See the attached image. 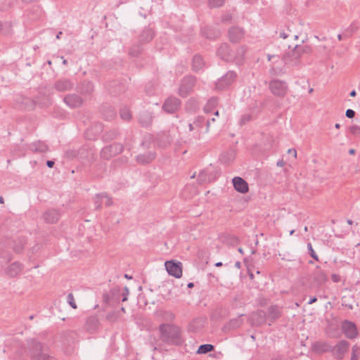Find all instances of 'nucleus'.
<instances>
[{"mask_svg":"<svg viewBox=\"0 0 360 360\" xmlns=\"http://www.w3.org/2000/svg\"><path fill=\"white\" fill-rule=\"evenodd\" d=\"M123 150V144L120 143H113L103 148L100 155L103 159L110 160L111 158L121 153Z\"/></svg>","mask_w":360,"mask_h":360,"instance_id":"nucleus-4","label":"nucleus"},{"mask_svg":"<svg viewBox=\"0 0 360 360\" xmlns=\"http://www.w3.org/2000/svg\"><path fill=\"white\" fill-rule=\"evenodd\" d=\"M237 77V74L235 71L230 70L222 76L216 83L217 89L223 90L233 83Z\"/></svg>","mask_w":360,"mask_h":360,"instance_id":"nucleus-9","label":"nucleus"},{"mask_svg":"<svg viewBox=\"0 0 360 360\" xmlns=\"http://www.w3.org/2000/svg\"><path fill=\"white\" fill-rule=\"evenodd\" d=\"M232 183L236 191L240 193H246L249 191L248 183L241 177L236 176L233 178Z\"/></svg>","mask_w":360,"mask_h":360,"instance_id":"nucleus-21","label":"nucleus"},{"mask_svg":"<svg viewBox=\"0 0 360 360\" xmlns=\"http://www.w3.org/2000/svg\"><path fill=\"white\" fill-rule=\"evenodd\" d=\"M206 323V319L199 317L193 320L188 325V330L193 333H197L201 330Z\"/></svg>","mask_w":360,"mask_h":360,"instance_id":"nucleus-26","label":"nucleus"},{"mask_svg":"<svg viewBox=\"0 0 360 360\" xmlns=\"http://www.w3.org/2000/svg\"><path fill=\"white\" fill-rule=\"evenodd\" d=\"M100 327V322L97 316H91L86 320L84 328L88 333L92 334L96 332Z\"/></svg>","mask_w":360,"mask_h":360,"instance_id":"nucleus-18","label":"nucleus"},{"mask_svg":"<svg viewBox=\"0 0 360 360\" xmlns=\"http://www.w3.org/2000/svg\"><path fill=\"white\" fill-rule=\"evenodd\" d=\"M218 104V98L217 97H212L208 100L207 103L204 107V112L205 113H210L212 110L217 107Z\"/></svg>","mask_w":360,"mask_h":360,"instance_id":"nucleus-37","label":"nucleus"},{"mask_svg":"<svg viewBox=\"0 0 360 360\" xmlns=\"http://www.w3.org/2000/svg\"><path fill=\"white\" fill-rule=\"evenodd\" d=\"M246 47L245 46H242L240 47H239L237 50V54L238 56H240L241 58H243V56L245 55V53H246Z\"/></svg>","mask_w":360,"mask_h":360,"instance_id":"nucleus-59","label":"nucleus"},{"mask_svg":"<svg viewBox=\"0 0 360 360\" xmlns=\"http://www.w3.org/2000/svg\"><path fill=\"white\" fill-rule=\"evenodd\" d=\"M298 49L303 57L304 54H309L312 51V49L310 46L308 45H304V46H299L297 45Z\"/></svg>","mask_w":360,"mask_h":360,"instance_id":"nucleus-47","label":"nucleus"},{"mask_svg":"<svg viewBox=\"0 0 360 360\" xmlns=\"http://www.w3.org/2000/svg\"><path fill=\"white\" fill-rule=\"evenodd\" d=\"M252 120V115L250 114H244L241 116L240 124L241 125L245 124Z\"/></svg>","mask_w":360,"mask_h":360,"instance_id":"nucleus-53","label":"nucleus"},{"mask_svg":"<svg viewBox=\"0 0 360 360\" xmlns=\"http://www.w3.org/2000/svg\"><path fill=\"white\" fill-rule=\"evenodd\" d=\"M358 28L359 27L356 25V22H352L348 27H347L343 31L344 38L350 37L358 30Z\"/></svg>","mask_w":360,"mask_h":360,"instance_id":"nucleus-38","label":"nucleus"},{"mask_svg":"<svg viewBox=\"0 0 360 360\" xmlns=\"http://www.w3.org/2000/svg\"><path fill=\"white\" fill-rule=\"evenodd\" d=\"M217 54L221 60L226 62H231L234 60V58L231 54L230 46L226 43H224L220 45L217 49Z\"/></svg>","mask_w":360,"mask_h":360,"instance_id":"nucleus-16","label":"nucleus"},{"mask_svg":"<svg viewBox=\"0 0 360 360\" xmlns=\"http://www.w3.org/2000/svg\"><path fill=\"white\" fill-rule=\"evenodd\" d=\"M119 131L116 129H112L105 132L102 136L103 140L105 142L110 141L117 137Z\"/></svg>","mask_w":360,"mask_h":360,"instance_id":"nucleus-36","label":"nucleus"},{"mask_svg":"<svg viewBox=\"0 0 360 360\" xmlns=\"http://www.w3.org/2000/svg\"><path fill=\"white\" fill-rule=\"evenodd\" d=\"M30 148L34 153H46L49 150L48 146L44 142L41 141L32 143L30 146Z\"/></svg>","mask_w":360,"mask_h":360,"instance_id":"nucleus-32","label":"nucleus"},{"mask_svg":"<svg viewBox=\"0 0 360 360\" xmlns=\"http://www.w3.org/2000/svg\"><path fill=\"white\" fill-rule=\"evenodd\" d=\"M103 302L106 304H109L111 300H114L113 299H112L111 295L110 292L104 293L103 295Z\"/></svg>","mask_w":360,"mask_h":360,"instance_id":"nucleus-57","label":"nucleus"},{"mask_svg":"<svg viewBox=\"0 0 360 360\" xmlns=\"http://www.w3.org/2000/svg\"><path fill=\"white\" fill-rule=\"evenodd\" d=\"M103 203V193L97 194L94 198V204L96 209L100 210L102 207Z\"/></svg>","mask_w":360,"mask_h":360,"instance_id":"nucleus-45","label":"nucleus"},{"mask_svg":"<svg viewBox=\"0 0 360 360\" xmlns=\"http://www.w3.org/2000/svg\"><path fill=\"white\" fill-rule=\"evenodd\" d=\"M74 87V82L68 78H60L53 84V88L58 92L70 91Z\"/></svg>","mask_w":360,"mask_h":360,"instance_id":"nucleus-13","label":"nucleus"},{"mask_svg":"<svg viewBox=\"0 0 360 360\" xmlns=\"http://www.w3.org/2000/svg\"><path fill=\"white\" fill-rule=\"evenodd\" d=\"M350 360H360V346L355 345L352 347Z\"/></svg>","mask_w":360,"mask_h":360,"instance_id":"nucleus-42","label":"nucleus"},{"mask_svg":"<svg viewBox=\"0 0 360 360\" xmlns=\"http://www.w3.org/2000/svg\"><path fill=\"white\" fill-rule=\"evenodd\" d=\"M155 34V33L153 28L149 27H145L139 34L138 41L144 45L151 41Z\"/></svg>","mask_w":360,"mask_h":360,"instance_id":"nucleus-20","label":"nucleus"},{"mask_svg":"<svg viewBox=\"0 0 360 360\" xmlns=\"http://www.w3.org/2000/svg\"><path fill=\"white\" fill-rule=\"evenodd\" d=\"M25 243L26 241L24 237L18 238V241H15V244L13 245L14 251L18 253L21 252L25 248Z\"/></svg>","mask_w":360,"mask_h":360,"instance_id":"nucleus-39","label":"nucleus"},{"mask_svg":"<svg viewBox=\"0 0 360 360\" xmlns=\"http://www.w3.org/2000/svg\"><path fill=\"white\" fill-rule=\"evenodd\" d=\"M30 352L32 360H57L44 352L42 345L37 339H32Z\"/></svg>","mask_w":360,"mask_h":360,"instance_id":"nucleus-1","label":"nucleus"},{"mask_svg":"<svg viewBox=\"0 0 360 360\" xmlns=\"http://www.w3.org/2000/svg\"><path fill=\"white\" fill-rule=\"evenodd\" d=\"M349 347V343L342 340L340 341L335 346H331L330 352L332 353L333 356L338 360H341L344 358L345 354L348 352Z\"/></svg>","mask_w":360,"mask_h":360,"instance_id":"nucleus-6","label":"nucleus"},{"mask_svg":"<svg viewBox=\"0 0 360 360\" xmlns=\"http://www.w3.org/2000/svg\"><path fill=\"white\" fill-rule=\"evenodd\" d=\"M189 105H191V108L193 110H195L197 108H198L197 103H196V101L195 100H189V101L188 102V103L186 105V108H188Z\"/></svg>","mask_w":360,"mask_h":360,"instance_id":"nucleus-58","label":"nucleus"},{"mask_svg":"<svg viewBox=\"0 0 360 360\" xmlns=\"http://www.w3.org/2000/svg\"><path fill=\"white\" fill-rule=\"evenodd\" d=\"M271 92L276 96L284 97L288 92V84L283 80L273 79L270 81L269 84Z\"/></svg>","mask_w":360,"mask_h":360,"instance_id":"nucleus-3","label":"nucleus"},{"mask_svg":"<svg viewBox=\"0 0 360 360\" xmlns=\"http://www.w3.org/2000/svg\"><path fill=\"white\" fill-rule=\"evenodd\" d=\"M205 118L202 116H198L193 121L195 128L201 129L203 127Z\"/></svg>","mask_w":360,"mask_h":360,"instance_id":"nucleus-49","label":"nucleus"},{"mask_svg":"<svg viewBox=\"0 0 360 360\" xmlns=\"http://www.w3.org/2000/svg\"><path fill=\"white\" fill-rule=\"evenodd\" d=\"M243 316V314H241L238 317L230 320L229 322L224 326V330L225 331H230L240 327L243 323V320L240 318Z\"/></svg>","mask_w":360,"mask_h":360,"instance_id":"nucleus-33","label":"nucleus"},{"mask_svg":"<svg viewBox=\"0 0 360 360\" xmlns=\"http://www.w3.org/2000/svg\"><path fill=\"white\" fill-rule=\"evenodd\" d=\"M250 322L254 326H261L267 323L266 311L264 310H257L252 313Z\"/></svg>","mask_w":360,"mask_h":360,"instance_id":"nucleus-19","label":"nucleus"},{"mask_svg":"<svg viewBox=\"0 0 360 360\" xmlns=\"http://www.w3.org/2000/svg\"><path fill=\"white\" fill-rule=\"evenodd\" d=\"M64 103L70 108H80L84 103L83 98L75 94H70L63 98Z\"/></svg>","mask_w":360,"mask_h":360,"instance_id":"nucleus-14","label":"nucleus"},{"mask_svg":"<svg viewBox=\"0 0 360 360\" xmlns=\"http://www.w3.org/2000/svg\"><path fill=\"white\" fill-rule=\"evenodd\" d=\"M331 279L335 283H338L340 281V277L338 274H332Z\"/></svg>","mask_w":360,"mask_h":360,"instance_id":"nucleus-63","label":"nucleus"},{"mask_svg":"<svg viewBox=\"0 0 360 360\" xmlns=\"http://www.w3.org/2000/svg\"><path fill=\"white\" fill-rule=\"evenodd\" d=\"M120 115L121 118L125 121H129L131 118V115L129 110L125 107L120 109Z\"/></svg>","mask_w":360,"mask_h":360,"instance_id":"nucleus-43","label":"nucleus"},{"mask_svg":"<svg viewBox=\"0 0 360 360\" xmlns=\"http://www.w3.org/2000/svg\"><path fill=\"white\" fill-rule=\"evenodd\" d=\"M109 292L111 295L112 299H113L115 301H119L120 300L121 292H120V288L119 287H114V288H112L110 290Z\"/></svg>","mask_w":360,"mask_h":360,"instance_id":"nucleus-44","label":"nucleus"},{"mask_svg":"<svg viewBox=\"0 0 360 360\" xmlns=\"http://www.w3.org/2000/svg\"><path fill=\"white\" fill-rule=\"evenodd\" d=\"M129 294V288L125 286L123 289V292L121 293L122 297V302H126L128 300V295Z\"/></svg>","mask_w":360,"mask_h":360,"instance_id":"nucleus-56","label":"nucleus"},{"mask_svg":"<svg viewBox=\"0 0 360 360\" xmlns=\"http://www.w3.org/2000/svg\"><path fill=\"white\" fill-rule=\"evenodd\" d=\"M167 342H171L172 344L179 345L182 343L181 339H165Z\"/></svg>","mask_w":360,"mask_h":360,"instance_id":"nucleus-61","label":"nucleus"},{"mask_svg":"<svg viewBox=\"0 0 360 360\" xmlns=\"http://www.w3.org/2000/svg\"><path fill=\"white\" fill-rule=\"evenodd\" d=\"M314 281L319 285H323L328 281L327 275L321 269L319 266H316V269L312 273Z\"/></svg>","mask_w":360,"mask_h":360,"instance_id":"nucleus-24","label":"nucleus"},{"mask_svg":"<svg viewBox=\"0 0 360 360\" xmlns=\"http://www.w3.org/2000/svg\"><path fill=\"white\" fill-rule=\"evenodd\" d=\"M118 319V312L117 311H110L109 312L106 316L105 319L109 322H115Z\"/></svg>","mask_w":360,"mask_h":360,"instance_id":"nucleus-48","label":"nucleus"},{"mask_svg":"<svg viewBox=\"0 0 360 360\" xmlns=\"http://www.w3.org/2000/svg\"><path fill=\"white\" fill-rule=\"evenodd\" d=\"M104 118L107 120H110L116 116L115 108L110 106L107 108L105 112H103Z\"/></svg>","mask_w":360,"mask_h":360,"instance_id":"nucleus-41","label":"nucleus"},{"mask_svg":"<svg viewBox=\"0 0 360 360\" xmlns=\"http://www.w3.org/2000/svg\"><path fill=\"white\" fill-rule=\"evenodd\" d=\"M224 3V0H209L210 6L213 8L220 7Z\"/></svg>","mask_w":360,"mask_h":360,"instance_id":"nucleus-52","label":"nucleus"},{"mask_svg":"<svg viewBox=\"0 0 360 360\" xmlns=\"http://www.w3.org/2000/svg\"><path fill=\"white\" fill-rule=\"evenodd\" d=\"M201 34L207 39H215L220 36L221 32L215 27L205 26L201 28Z\"/></svg>","mask_w":360,"mask_h":360,"instance_id":"nucleus-22","label":"nucleus"},{"mask_svg":"<svg viewBox=\"0 0 360 360\" xmlns=\"http://www.w3.org/2000/svg\"><path fill=\"white\" fill-rule=\"evenodd\" d=\"M355 111L352 109H347L345 112V115L348 118H353L355 116Z\"/></svg>","mask_w":360,"mask_h":360,"instance_id":"nucleus-60","label":"nucleus"},{"mask_svg":"<svg viewBox=\"0 0 360 360\" xmlns=\"http://www.w3.org/2000/svg\"><path fill=\"white\" fill-rule=\"evenodd\" d=\"M160 338H180L181 328L176 325L170 323H162L159 326Z\"/></svg>","mask_w":360,"mask_h":360,"instance_id":"nucleus-2","label":"nucleus"},{"mask_svg":"<svg viewBox=\"0 0 360 360\" xmlns=\"http://www.w3.org/2000/svg\"><path fill=\"white\" fill-rule=\"evenodd\" d=\"M156 154L155 152L148 151L144 154H140L136 156V160L139 164L147 165L151 162L155 158Z\"/></svg>","mask_w":360,"mask_h":360,"instance_id":"nucleus-28","label":"nucleus"},{"mask_svg":"<svg viewBox=\"0 0 360 360\" xmlns=\"http://www.w3.org/2000/svg\"><path fill=\"white\" fill-rule=\"evenodd\" d=\"M23 269V265L18 262H14L11 264L5 270L6 274L11 278L18 276Z\"/></svg>","mask_w":360,"mask_h":360,"instance_id":"nucleus-23","label":"nucleus"},{"mask_svg":"<svg viewBox=\"0 0 360 360\" xmlns=\"http://www.w3.org/2000/svg\"><path fill=\"white\" fill-rule=\"evenodd\" d=\"M342 330L346 338H356L358 334L356 324L350 321L345 320L342 322Z\"/></svg>","mask_w":360,"mask_h":360,"instance_id":"nucleus-17","label":"nucleus"},{"mask_svg":"<svg viewBox=\"0 0 360 360\" xmlns=\"http://www.w3.org/2000/svg\"><path fill=\"white\" fill-rule=\"evenodd\" d=\"M94 91V86L91 82L84 81L79 86L77 91L84 96H89L92 94Z\"/></svg>","mask_w":360,"mask_h":360,"instance_id":"nucleus-27","label":"nucleus"},{"mask_svg":"<svg viewBox=\"0 0 360 360\" xmlns=\"http://www.w3.org/2000/svg\"><path fill=\"white\" fill-rule=\"evenodd\" d=\"M143 44L139 43L138 41L137 43L133 44L129 50V55L131 57H139L143 51Z\"/></svg>","mask_w":360,"mask_h":360,"instance_id":"nucleus-35","label":"nucleus"},{"mask_svg":"<svg viewBox=\"0 0 360 360\" xmlns=\"http://www.w3.org/2000/svg\"><path fill=\"white\" fill-rule=\"evenodd\" d=\"M165 266L167 273L176 278L182 276V264L175 260L166 261Z\"/></svg>","mask_w":360,"mask_h":360,"instance_id":"nucleus-11","label":"nucleus"},{"mask_svg":"<svg viewBox=\"0 0 360 360\" xmlns=\"http://www.w3.org/2000/svg\"><path fill=\"white\" fill-rule=\"evenodd\" d=\"M302 55L298 49L297 45L295 48L284 53L282 56V60L287 65L295 66L300 63Z\"/></svg>","mask_w":360,"mask_h":360,"instance_id":"nucleus-5","label":"nucleus"},{"mask_svg":"<svg viewBox=\"0 0 360 360\" xmlns=\"http://www.w3.org/2000/svg\"><path fill=\"white\" fill-rule=\"evenodd\" d=\"M214 349V347L211 344H204L200 345L197 350L198 354H207Z\"/></svg>","mask_w":360,"mask_h":360,"instance_id":"nucleus-40","label":"nucleus"},{"mask_svg":"<svg viewBox=\"0 0 360 360\" xmlns=\"http://www.w3.org/2000/svg\"><path fill=\"white\" fill-rule=\"evenodd\" d=\"M196 79L194 76L184 77L179 89V94L181 97H186L193 90Z\"/></svg>","mask_w":360,"mask_h":360,"instance_id":"nucleus-7","label":"nucleus"},{"mask_svg":"<svg viewBox=\"0 0 360 360\" xmlns=\"http://www.w3.org/2000/svg\"><path fill=\"white\" fill-rule=\"evenodd\" d=\"M228 35L231 43H239L244 38L245 30L238 26H233L229 29Z\"/></svg>","mask_w":360,"mask_h":360,"instance_id":"nucleus-12","label":"nucleus"},{"mask_svg":"<svg viewBox=\"0 0 360 360\" xmlns=\"http://www.w3.org/2000/svg\"><path fill=\"white\" fill-rule=\"evenodd\" d=\"M205 66V62L200 55L196 54L193 57L192 70L195 72L202 70Z\"/></svg>","mask_w":360,"mask_h":360,"instance_id":"nucleus-34","label":"nucleus"},{"mask_svg":"<svg viewBox=\"0 0 360 360\" xmlns=\"http://www.w3.org/2000/svg\"><path fill=\"white\" fill-rule=\"evenodd\" d=\"M307 250L309 255L316 261H319V257L313 249L312 245L310 243H307Z\"/></svg>","mask_w":360,"mask_h":360,"instance_id":"nucleus-50","label":"nucleus"},{"mask_svg":"<svg viewBox=\"0 0 360 360\" xmlns=\"http://www.w3.org/2000/svg\"><path fill=\"white\" fill-rule=\"evenodd\" d=\"M161 316H162L163 320H165L166 321H173L175 318L174 314L169 311H162L161 314Z\"/></svg>","mask_w":360,"mask_h":360,"instance_id":"nucleus-46","label":"nucleus"},{"mask_svg":"<svg viewBox=\"0 0 360 360\" xmlns=\"http://www.w3.org/2000/svg\"><path fill=\"white\" fill-rule=\"evenodd\" d=\"M349 131L354 136H360V127L357 125H352L349 128Z\"/></svg>","mask_w":360,"mask_h":360,"instance_id":"nucleus-54","label":"nucleus"},{"mask_svg":"<svg viewBox=\"0 0 360 360\" xmlns=\"http://www.w3.org/2000/svg\"><path fill=\"white\" fill-rule=\"evenodd\" d=\"M43 217L46 223L54 224L58 221L60 218V214L57 210L51 209L48 210L44 213Z\"/></svg>","mask_w":360,"mask_h":360,"instance_id":"nucleus-25","label":"nucleus"},{"mask_svg":"<svg viewBox=\"0 0 360 360\" xmlns=\"http://www.w3.org/2000/svg\"><path fill=\"white\" fill-rule=\"evenodd\" d=\"M288 153L290 155H292L295 158H297V150L295 148L288 149Z\"/></svg>","mask_w":360,"mask_h":360,"instance_id":"nucleus-64","label":"nucleus"},{"mask_svg":"<svg viewBox=\"0 0 360 360\" xmlns=\"http://www.w3.org/2000/svg\"><path fill=\"white\" fill-rule=\"evenodd\" d=\"M266 314L268 325L271 326L282 316L283 307L277 304L270 305L266 311Z\"/></svg>","mask_w":360,"mask_h":360,"instance_id":"nucleus-10","label":"nucleus"},{"mask_svg":"<svg viewBox=\"0 0 360 360\" xmlns=\"http://www.w3.org/2000/svg\"><path fill=\"white\" fill-rule=\"evenodd\" d=\"M103 203L105 206L109 207L112 204V198H110L105 193H103Z\"/></svg>","mask_w":360,"mask_h":360,"instance_id":"nucleus-55","label":"nucleus"},{"mask_svg":"<svg viewBox=\"0 0 360 360\" xmlns=\"http://www.w3.org/2000/svg\"><path fill=\"white\" fill-rule=\"evenodd\" d=\"M214 180V177L212 174L207 172V169L202 170L198 176L197 181L198 184H203L211 182Z\"/></svg>","mask_w":360,"mask_h":360,"instance_id":"nucleus-31","label":"nucleus"},{"mask_svg":"<svg viewBox=\"0 0 360 360\" xmlns=\"http://www.w3.org/2000/svg\"><path fill=\"white\" fill-rule=\"evenodd\" d=\"M139 123L143 127H148L152 124L153 116L148 111H143L139 115Z\"/></svg>","mask_w":360,"mask_h":360,"instance_id":"nucleus-30","label":"nucleus"},{"mask_svg":"<svg viewBox=\"0 0 360 360\" xmlns=\"http://www.w3.org/2000/svg\"><path fill=\"white\" fill-rule=\"evenodd\" d=\"M181 105V101L176 97L169 96L164 102L162 110L169 114H173L177 112Z\"/></svg>","mask_w":360,"mask_h":360,"instance_id":"nucleus-8","label":"nucleus"},{"mask_svg":"<svg viewBox=\"0 0 360 360\" xmlns=\"http://www.w3.org/2000/svg\"><path fill=\"white\" fill-rule=\"evenodd\" d=\"M67 301L68 302V304L73 308V309H77V306L75 302V299H74V296L72 295V293H69L67 296Z\"/></svg>","mask_w":360,"mask_h":360,"instance_id":"nucleus-51","label":"nucleus"},{"mask_svg":"<svg viewBox=\"0 0 360 360\" xmlns=\"http://www.w3.org/2000/svg\"><path fill=\"white\" fill-rule=\"evenodd\" d=\"M106 89L110 94L116 96L124 93L126 86L122 82L115 80L108 82L106 84Z\"/></svg>","mask_w":360,"mask_h":360,"instance_id":"nucleus-15","label":"nucleus"},{"mask_svg":"<svg viewBox=\"0 0 360 360\" xmlns=\"http://www.w3.org/2000/svg\"><path fill=\"white\" fill-rule=\"evenodd\" d=\"M232 17L230 14H226L224 15L221 18V21L224 23L229 22L231 20Z\"/></svg>","mask_w":360,"mask_h":360,"instance_id":"nucleus-62","label":"nucleus"},{"mask_svg":"<svg viewBox=\"0 0 360 360\" xmlns=\"http://www.w3.org/2000/svg\"><path fill=\"white\" fill-rule=\"evenodd\" d=\"M331 345H328L325 341H316L311 344V349L313 352L316 353H323L329 352L330 350Z\"/></svg>","mask_w":360,"mask_h":360,"instance_id":"nucleus-29","label":"nucleus"}]
</instances>
